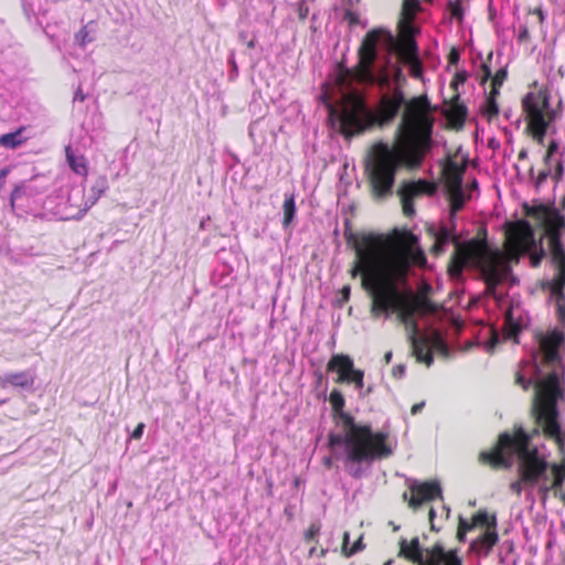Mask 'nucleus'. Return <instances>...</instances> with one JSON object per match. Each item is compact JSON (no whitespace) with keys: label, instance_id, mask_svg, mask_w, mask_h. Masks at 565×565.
<instances>
[{"label":"nucleus","instance_id":"34","mask_svg":"<svg viewBox=\"0 0 565 565\" xmlns=\"http://www.w3.org/2000/svg\"><path fill=\"white\" fill-rule=\"evenodd\" d=\"M553 263L557 266L556 279L565 284V247L550 250Z\"/></svg>","mask_w":565,"mask_h":565},{"label":"nucleus","instance_id":"27","mask_svg":"<svg viewBox=\"0 0 565 565\" xmlns=\"http://www.w3.org/2000/svg\"><path fill=\"white\" fill-rule=\"evenodd\" d=\"M398 556L413 564L419 565L424 556V550L420 546L419 539L413 537L411 541L405 539L401 540Z\"/></svg>","mask_w":565,"mask_h":565},{"label":"nucleus","instance_id":"9","mask_svg":"<svg viewBox=\"0 0 565 565\" xmlns=\"http://www.w3.org/2000/svg\"><path fill=\"white\" fill-rule=\"evenodd\" d=\"M330 447L343 446L344 451V467L349 476L354 479H361L364 473V467H370L376 461L386 459L377 454L371 445H364L361 441H350L348 434H330L328 437Z\"/></svg>","mask_w":565,"mask_h":565},{"label":"nucleus","instance_id":"12","mask_svg":"<svg viewBox=\"0 0 565 565\" xmlns=\"http://www.w3.org/2000/svg\"><path fill=\"white\" fill-rule=\"evenodd\" d=\"M524 213L544 230L548 238L550 250L564 247L562 235L565 231V215H563L553 203L533 206L525 204Z\"/></svg>","mask_w":565,"mask_h":565},{"label":"nucleus","instance_id":"41","mask_svg":"<svg viewBox=\"0 0 565 565\" xmlns=\"http://www.w3.org/2000/svg\"><path fill=\"white\" fill-rule=\"evenodd\" d=\"M296 213V204L294 196H289L284 202V225L287 226L292 221Z\"/></svg>","mask_w":565,"mask_h":565},{"label":"nucleus","instance_id":"6","mask_svg":"<svg viewBox=\"0 0 565 565\" xmlns=\"http://www.w3.org/2000/svg\"><path fill=\"white\" fill-rule=\"evenodd\" d=\"M383 40L387 45L395 43L393 34L385 29H373L369 31L358 50V64L353 68H348L342 63L338 64L335 84L340 88L349 89L353 81L361 84H374L375 75L373 73V65L377 58L376 46Z\"/></svg>","mask_w":565,"mask_h":565},{"label":"nucleus","instance_id":"13","mask_svg":"<svg viewBox=\"0 0 565 565\" xmlns=\"http://www.w3.org/2000/svg\"><path fill=\"white\" fill-rule=\"evenodd\" d=\"M523 430L522 426H514L511 431L500 434L495 445L491 449L483 450L479 454V462L494 470L510 468L511 462L505 455H516L515 443L521 440Z\"/></svg>","mask_w":565,"mask_h":565},{"label":"nucleus","instance_id":"26","mask_svg":"<svg viewBox=\"0 0 565 565\" xmlns=\"http://www.w3.org/2000/svg\"><path fill=\"white\" fill-rule=\"evenodd\" d=\"M409 340L412 343L413 353L417 361L425 363L427 366H430L434 362V358L430 351L428 337H418L417 333H411Z\"/></svg>","mask_w":565,"mask_h":565},{"label":"nucleus","instance_id":"20","mask_svg":"<svg viewBox=\"0 0 565 565\" xmlns=\"http://www.w3.org/2000/svg\"><path fill=\"white\" fill-rule=\"evenodd\" d=\"M387 46L394 50L404 63L412 66V74L414 76L420 74L418 49L414 39H395V43Z\"/></svg>","mask_w":565,"mask_h":565},{"label":"nucleus","instance_id":"59","mask_svg":"<svg viewBox=\"0 0 565 565\" xmlns=\"http://www.w3.org/2000/svg\"><path fill=\"white\" fill-rule=\"evenodd\" d=\"M466 539H467V533L461 531L460 529L457 527V531H456V540L459 542V543H465L466 542Z\"/></svg>","mask_w":565,"mask_h":565},{"label":"nucleus","instance_id":"21","mask_svg":"<svg viewBox=\"0 0 565 565\" xmlns=\"http://www.w3.org/2000/svg\"><path fill=\"white\" fill-rule=\"evenodd\" d=\"M446 104L448 107L443 114L447 119L448 126L455 130H460L468 116L467 106L460 102L459 94H455Z\"/></svg>","mask_w":565,"mask_h":565},{"label":"nucleus","instance_id":"42","mask_svg":"<svg viewBox=\"0 0 565 565\" xmlns=\"http://www.w3.org/2000/svg\"><path fill=\"white\" fill-rule=\"evenodd\" d=\"M529 173L536 189H540L546 182L547 178L552 177L550 169L542 170L536 175H534V169L531 168Z\"/></svg>","mask_w":565,"mask_h":565},{"label":"nucleus","instance_id":"43","mask_svg":"<svg viewBox=\"0 0 565 565\" xmlns=\"http://www.w3.org/2000/svg\"><path fill=\"white\" fill-rule=\"evenodd\" d=\"M448 9L451 14V18L456 19L459 22L462 21L463 9H462L461 0L449 1Z\"/></svg>","mask_w":565,"mask_h":565},{"label":"nucleus","instance_id":"64","mask_svg":"<svg viewBox=\"0 0 565 565\" xmlns=\"http://www.w3.org/2000/svg\"><path fill=\"white\" fill-rule=\"evenodd\" d=\"M558 317L561 320H565V305L564 306H558Z\"/></svg>","mask_w":565,"mask_h":565},{"label":"nucleus","instance_id":"18","mask_svg":"<svg viewBox=\"0 0 565 565\" xmlns=\"http://www.w3.org/2000/svg\"><path fill=\"white\" fill-rule=\"evenodd\" d=\"M419 565H463L457 548L445 550L441 542H435L424 548V556Z\"/></svg>","mask_w":565,"mask_h":565},{"label":"nucleus","instance_id":"63","mask_svg":"<svg viewBox=\"0 0 565 565\" xmlns=\"http://www.w3.org/2000/svg\"><path fill=\"white\" fill-rule=\"evenodd\" d=\"M526 39H529V31L524 28L519 34V40L524 41Z\"/></svg>","mask_w":565,"mask_h":565},{"label":"nucleus","instance_id":"52","mask_svg":"<svg viewBox=\"0 0 565 565\" xmlns=\"http://www.w3.org/2000/svg\"><path fill=\"white\" fill-rule=\"evenodd\" d=\"M319 532V527L316 526V525H310V527L306 531L305 533V540L310 542V541H313L316 535L318 534Z\"/></svg>","mask_w":565,"mask_h":565},{"label":"nucleus","instance_id":"47","mask_svg":"<svg viewBox=\"0 0 565 565\" xmlns=\"http://www.w3.org/2000/svg\"><path fill=\"white\" fill-rule=\"evenodd\" d=\"M403 213L407 217H412L415 214L414 201L401 199Z\"/></svg>","mask_w":565,"mask_h":565},{"label":"nucleus","instance_id":"10","mask_svg":"<svg viewBox=\"0 0 565 565\" xmlns=\"http://www.w3.org/2000/svg\"><path fill=\"white\" fill-rule=\"evenodd\" d=\"M522 109L525 114L526 130L539 145H543L547 128L553 120L552 113L547 111V96L541 92L527 93L522 99Z\"/></svg>","mask_w":565,"mask_h":565},{"label":"nucleus","instance_id":"11","mask_svg":"<svg viewBox=\"0 0 565 565\" xmlns=\"http://www.w3.org/2000/svg\"><path fill=\"white\" fill-rule=\"evenodd\" d=\"M342 423L344 433L350 441H361L364 445H373L372 449L386 459L393 455V447L390 434L383 430H373L371 425L356 423L349 413L342 412L338 415Z\"/></svg>","mask_w":565,"mask_h":565},{"label":"nucleus","instance_id":"35","mask_svg":"<svg viewBox=\"0 0 565 565\" xmlns=\"http://www.w3.org/2000/svg\"><path fill=\"white\" fill-rule=\"evenodd\" d=\"M419 10H420L419 0H404L402 3V11H401L399 19L413 21Z\"/></svg>","mask_w":565,"mask_h":565},{"label":"nucleus","instance_id":"55","mask_svg":"<svg viewBox=\"0 0 565 565\" xmlns=\"http://www.w3.org/2000/svg\"><path fill=\"white\" fill-rule=\"evenodd\" d=\"M9 173H10V168L9 167H6V168L0 170V192L2 191V189L6 185V179H7Z\"/></svg>","mask_w":565,"mask_h":565},{"label":"nucleus","instance_id":"28","mask_svg":"<svg viewBox=\"0 0 565 565\" xmlns=\"http://www.w3.org/2000/svg\"><path fill=\"white\" fill-rule=\"evenodd\" d=\"M33 384L34 376L29 371L11 372L0 377V386L2 388L8 386L30 388Z\"/></svg>","mask_w":565,"mask_h":565},{"label":"nucleus","instance_id":"58","mask_svg":"<svg viewBox=\"0 0 565 565\" xmlns=\"http://www.w3.org/2000/svg\"><path fill=\"white\" fill-rule=\"evenodd\" d=\"M500 88L501 87L491 86V89H490L489 94L487 95V98L488 99L492 98L493 100H497L498 96L500 95Z\"/></svg>","mask_w":565,"mask_h":565},{"label":"nucleus","instance_id":"4","mask_svg":"<svg viewBox=\"0 0 565 565\" xmlns=\"http://www.w3.org/2000/svg\"><path fill=\"white\" fill-rule=\"evenodd\" d=\"M371 278L361 276V286L371 298V316L380 318L391 312H398L402 322L411 333H418V324L414 320L417 309L403 292L399 291L394 279L384 277Z\"/></svg>","mask_w":565,"mask_h":565},{"label":"nucleus","instance_id":"31","mask_svg":"<svg viewBox=\"0 0 565 565\" xmlns=\"http://www.w3.org/2000/svg\"><path fill=\"white\" fill-rule=\"evenodd\" d=\"M481 70H482V76H481V81H480L481 84H484L488 79L491 78V86L501 87L507 78V75H508L505 68H500L492 76L491 68L487 62L482 63Z\"/></svg>","mask_w":565,"mask_h":565},{"label":"nucleus","instance_id":"57","mask_svg":"<svg viewBox=\"0 0 565 565\" xmlns=\"http://www.w3.org/2000/svg\"><path fill=\"white\" fill-rule=\"evenodd\" d=\"M392 374L394 377L401 379L405 374V366L403 364L394 366Z\"/></svg>","mask_w":565,"mask_h":565},{"label":"nucleus","instance_id":"49","mask_svg":"<svg viewBox=\"0 0 565 565\" xmlns=\"http://www.w3.org/2000/svg\"><path fill=\"white\" fill-rule=\"evenodd\" d=\"M515 384L520 385L524 391H527L532 385V381L527 380L521 372H516Z\"/></svg>","mask_w":565,"mask_h":565},{"label":"nucleus","instance_id":"5","mask_svg":"<svg viewBox=\"0 0 565 565\" xmlns=\"http://www.w3.org/2000/svg\"><path fill=\"white\" fill-rule=\"evenodd\" d=\"M535 340L539 344V351L542 355L541 363L551 371L536 381L534 384L533 401L536 402L541 394L550 390L562 391V398H565V365L561 350L565 344V334L554 329L547 332H537Z\"/></svg>","mask_w":565,"mask_h":565},{"label":"nucleus","instance_id":"36","mask_svg":"<svg viewBox=\"0 0 565 565\" xmlns=\"http://www.w3.org/2000/svg\"><path fill=\"white\" fill-rule=\"evenodd\" d=\"M428 339H429L430 351L435 350L436 352L443 354L444 356H448V353H449L448 345L438 331H434L428 337Z\"/></svg>","mask_w":565,"mask_h":565},{"label":"nucleus","instance_id":"50","mask_svg":"<svg viewBox=\"0 0 565 565\" xmlns=\"http://www.w3.org/2000/svg\"><path fill=\"white\" fill-rule=\"evenodd\" d=\"M545 256L544 249L541 247L540 250L534 252L530 255L531 265L537 267Z\"/></svg>","mask_w":565,"mask_h":565},{"label":"nucleus","instance_id":"38","mask_svg":"<svg viewBox=\"0 0 565 565\" xmlns=\"http://www.w3.org/2000/svg\"><path fill=\"white\" fill-rule=\"evenodd\" d=\"M329 402L331 404V407H332V411L334 414L339 415L343 412L345 402H344V397H343L342 393L339 390L333 388L331 391L330 396H329Z\"/></svg>","mask_w":565,"mask_h":565},{"label":"nucleus","instance_id":"22","mask_svg":"<svg viewBox=\"0 0 565 565\" xmlns=\"http://www.w3.org/2000/svg\"><path fill=\"white\" fill-rule=\"evenodd\" d=\"M436 190L437 186L434 182L419 179L417 181L403 182L397 193L401 199L414 201L423 194L433 196L436 193Z\"/></svg>","mask_w":565,"mask_h":565},{"label":"nucleus","instance_id":"25","mask_svg":"<svg viewBox=\"0 0 565 565\" xmlns=\"http://www.w3.org/2000/svg\"><path fill=\"white\" fill-rule=\"evenodd\" d=\"M467 169L466 162L459 163L448 159L443 168V175L447 189L462 186V177Z\"/></svg>","mask_w":565,"mask_h":565},{"label":"nucleus","instance_id":"23","mask_svg":"<svg viewBox=\"0 0 565 565\" xmlns=\"http://www.w3.org/2000/svg\"><path fill=\"white\" fill-rule=\"evenodd\" d=\"M431 292V287L427 282H424L416 294L408 292L404 294L408 297V300L413 303V306L417 309L418 313L427 315V313H436L439 310V306L434 303L429 299V295Z\"/></svg>","mask_w":565,"mask_h":565},{"label":"nucleus","instance_id":"60","mask_svg":"<svg viewBox=\"0 0 565 565\" xmlns=\"http://www.w3.org/2000/svg\"><path fill=\"white\" fill-rule=\"evenodd\" d=\"M425 406V403L424 402H420V403H416L412 406V409H411V413L413 415H416L418 414Z\"/></svg>","mask_w":565,"mask_h":565},{"label":"nucleus","instance_id":"14","mask_svg":"<svg viewBox=\"0 0 565 565\" xmlns=\"http://www.w3.org/2000/svg\"><path fill=\"white\" fill-rule=\"evenodd\" d=\"M327 372L337 374V384H352L356 390L364 386V371L355 369L352 358L348 354H332L327 363Z\"/></svg>","mask_w":565,"mask_h":565},{"label":"nucleus","instance_id":"30","mask_svg":"<svg viewBox=\"0 0 565 565\" xmlns=\"http://www.w3.org/2000/svg\"><path fill=\"white\" fill-rule=\"evenodd\" d=\"M447 192L450 203V216L451 220H454L456 213L463 207L465 202L468 198L465 196L462 186L447 189Z\"/></svg>","mask_w":565,"mask_h":565},{"label":"nucleus","instance_id":"53","mask_svg":"<svg viewBox=\"0 0 565 565\" xmlns=\"http://www.w3.org/2000/svg\"><path fill=\"white\" fill-rule=\"evenodd\" d=\"M143 430H145V424L143 423H139L135 427V429L132 430L131 438L132 439H140L142 437Z\"/></svg>","mask_w":565,"mask_h":565},{"label":"nucleus","instance_id":"37","mask_svg":"<svg viewBox=\"0 0 565 565\" xmlns=\"http://www.w3.org/2000/svg\"><path fill=\"white\" fill-rule=\"evenodd\" d=\"M499 105L497 100L486 98L484 104L480 107V114L491 122L499 115Z\"/></svg>","mask_w":565,"mask_h":565},{"label":"nucleus","instance_id":"56","mask_svg":"<svg viewBox=\"0 0 565 565\" xmlns=\"http://www.w3.org/2000/svg\"><path fill=\"white\" fill-rule=\"evenodd\" d=\"M448 62L451 65H456L459 62V52L456 49H451L449 52Z\"/></svg>","mask_w":565,"mask_h":565},{"label":"nucleus","instance_id":"33","mask_svg":"<svg viewBox=\"0 0 565 565\" xmlns=\"http://www.w3.org/2000/svg\"><path fill=\"white\" fill-rule=\"evenodd\" d=\"M24 127H20L13 132L4 134L0 136V146L9 149H15L24 143L25 139L21 137Z\"/></svg>","mask_w":565,"mask_h":565},{"label":"nucleus","instance_id":"7","mask_svg":"<svg viewBox=\"0 0 565 565\" xmlns=\"http://www.w3.org/2000/svg\"><path fill=\"white\" fill-rule=\"evenodd\" d=\"M536 402H532L531 417L535 424L533 435H542L555 443L558 452L565 457V429L562 427L558 403L564 402L562 391L544 392Z\"/></svg>","mask_w":565,"mask_h":565},{"label":"nucleus","instance_id":"51","mask_svg":"<svg viewBox=\"0 0 565 565\" xmlns=\"http://www.w3.org/2000/svg\"><path fill=\"white\" fill-rule=\"evenodd\" d=\"M525 486V481H522L521 480V476L518 475V480L511 482L510 484V489L515 493V494H521L522 492V489L523 487Z\"/></svg>","mask_w":565,"mask_h":565},{"label":"nucleus","instance_id":"61","mask_svg":"<svg viewBox=\"0 0 565 565\" xmlns=\"http://www.w3.org/2000/svg\"><path fill=\"white\" fill-rule=\"evenodd\" d=\"M467 76L465 73H457L455 76V81L452 82V85H456L457 83H463L466 82Z\"/></svg>","mask_w":565,"mask_h":565},{"label":"nucleus","instance_id":"8","mask_svg":"<svg viewBox=\"0 0 565 565\" xmlns=\"http://www.w3.org/2000/svg\"><path fill=\"white\" fill-rule=\"evenodd\" d=\"M533 433L529 434L523 430L521 440L516 441V457H518V475L521 480L525 481V487L541 486L543 481H547V471L551 469V463L546 457L540 454L539 448L531 444Z\"/></svg>","mask_w":565,"mask_h":565},{"label":"nucleus","instance_id":"46","mask_svg":"<svg viewBox=\"0 0 565 565\" xmlns=\"http://www.w3.org/2000/svg\"><path fill=\"white\" fill-rule=\"evenodd\" d=\"M564 175V162L562 159H558L555 162L554 172L552 173V179L555 183H559Z\"/></svg>","mask_w":565,"mask_h":565},{"label":"nucleus","instance_id":"48","mask_svg":"<svg viewBox=\"0 0 565 565\" xmlns=\"http://www.w3.org/2000/svg\"><path fill=\"white\" fill-rule=\"evenodd\" d=\"M347 540H348V534L345 533V534H344L343 551L345 552V554H347L348 556H351V555L355 554L356 552H359V551L362 548V541H361V539H360V540H358V541L353 544V546H352L349 551H347Z\"/></svg>","mask_w":565,"mask_h":565},{"label":"nucleus","instance_id":"62","mask_svg":"<svg viewBox=\"0 0 565 565\" xmlns=\"http://www.w3.org/2000/svg\"><path fill=\"white\" fill-rule=\"evenodd\" d=\"M77 36L81 38V43L84 45L87 36V30L85 26L79 30Z\"/></svg>","mask_w":565,"mask_h":565},{"label":"nucleus","instance_id":"24","mask_svg":"<svg viewBox=\"0 0 565 565\" xmlns=\"http://www.w3.org/2000/svg\"><path fill=\"white\" fill-rule=\"evenodd\" d=\"M552 481H543L539 487V492L546 495L548 492L554 491V495L563 490V483L565 480V460L562 462L551 463Z\"/></svg>","mask_w":565,"mask_h":565},{"label":"nucleus","instance_id":"3","mask_svg":"<svg viewBox=\"0 0 565 565\" xmlns=\"http://www.w3.org/2000/svg\"><path fill=\"white\" fill-rule=\"evenodd\" d=\"M469 262L479 268L487 285V292L494 296L497 287L503 282L509 271V266L504 262L502 253L492 249L487 238L467 241L465 245L459 247L458 254L454 257L449 267V276L452 279L460 278Z\"/></svg>","mask_w":565,"mask_h":565},{"label":"nucleus","instance_id":"17","mask_svg":"<svg viewBox=\"0 0 565 565\" xmlns=\"http://www.w3.org/2000/svg\"><path fill=\"white\" fill-rule=\"evenodd\" d=\"M455 227L456 223L455 220H451V226L447 227L446 225H441L438 230H435L434 227H429L428 232L431 236L435 238V243L430 248V253L434 256H439L445 252V246L448 243H454L455 245V252L452 253L448 268L452 264L454 257L458 254L459 247L465 245L467 242L460 243L458 236L455 234Z\"/></svg>","mask_w":565,"mask_h":565},{"label":"nucleus","instance_id":"16","mask_svg":"<svg viewBox=\"0 0 565 565\" xmlns=\"http://www.w3.org/2000/svg\"><path fill=\"white\" fill-rule=\"evenodd\" d=\"M408 489L409 491L404 492L402 498L403 501L407 502L408 508L414 511L425 503L443 499V489L437 480L414 481Z\"/></svg>","mask_w":565,"mask_h":565},{"label":"nucleus","instance_id":"45","mask_svg":"<svg viewBox=\"0 0 565 565\" xmlns=\"http://www.w3.org/2000/svg\"><path fill=\"white\" fill-rule=\"evenodd\" d=\"M557 150H558V142L556 140H551L547 146L544 159H543L544 163L546 166H548L551 163V160H552L553 156L557 152Z\"/></svg>","mask_w":565,"mask_h":565},{"label":"nucleus","instance_id":"19","mask_svg":"<svg viewBox=\"0 0 565 565\" xmlns=\"http://www.w3.org/2000/svg\"><path fill=\"white\" fill-rule=\"evenodd\" d=\"M497 526V515L495 513H492L490 522L484 526L486 531L470 543V552L476 553L477 555L489 556L493 547L499 542Z\"/></svg>","mask_w":565,"mask_h":565},{"label":"nucleus","instance_id":"39","mask_svg":"<svg viewBox=\"0 0 565 565\" xmlns=\"http://www.w3.org/2000/svg\"><path fill=\"white\" fill-rule=\"evenodd\" d=\"M507 338L513 339L515 343H519L518 337L522 330L521 324L512 319L509 312L505 317Z\"/></svg>","mask_w":565,"mask_h":565},{"label":"nucleus","instance_id":"32","mask_svg":"<svg viewBox=\"0 0 565 565\" xmlns=\"http://www.w3.org/2000/svg\"><path fill=\"white\" fill-rule=\"evenodd\" d=\"M65 154L68 166L75 173L79 175H87L88 167L84 156L76 157L71 147H66Z\"/></svg>","mask_w":565,"mask_h":565},{"label":"nucleus","instance_id":"29","mask_svg":"<svg viewBox=\"0 0 565 565\" xmlns=\"http://www.w3.org/2000/svg\"><path fill=\"white\" fill-rule=\"evenodd\" d=\"M491 514L488 513L487 510L480 509L478 510L470 519V521L466 520L463 516L459 515L457 527L467 534L473 531L476 527H483L490 522Z\"/></svg>","mask_w":565,"mask_h":565},{"label":"nucleus","instance_id":"40","mask_svg":"<svg viewBox=\"0 0 565 565\" xmlns=\"http://www.w3.org/2000/svg\"><path fill=\"white\" fill-rule=\"evenodd\" d=\"M412 20H398V39H414L415 29Z\"/></svg>","mask_w":565,"mask_h":565},{"label":"nucleus","instance_id":"1","mask_svg":"<svg viewBox=\"0 0 565 565\" xmlns=\"http://www.w3.org/2000/svg\"><path fill=\"white\" fill-rule=\"evenodd\" d=\"M403 107L393 143L375 142L365 159L364 173L374 200H384L393 194L396 174L401 168L415 170L422 167L434 143L433 108L426 95L406 100L401 87L384 93L374 110L367 107L364 96L356 90L348 92L342 97L339 132L345 139L374 127L391 125Z\"/></svg>","mask_w":565,"mask_h":565},{"label":"nucleus","instance_id":"15","mask_svg":"<svg viewBox=\"0 0 565 565\" xmlns=\"http://www.w3.org/2000/svg\"><path fill=\"white\" fill-rule=\"evenodd\" d=\"M534 244V233L531 224L525 220L509 223L507 231V250L512 258L529 252Z\"/></svg>","mask_w":565,"mask_h":565},{"label":"nucleus","instance_id":"2","mask_svg":"<svg viewBox=\"0 0 565 565\" xmlns=\"http://www.w3.org/2000/svg\"><path fill=\"white\" fill-rule=\"evenodd\" d=\"M344 237L356 255L350 270L352 277H384L397 282L407 276L412 264L422 265L426 262L424 253L413 248L416 237L408 232L388 237L364 234L359 238L353 232L345 231Z\"/></svg>","mask_w":565,"mask_h":565},{"label":"nucleus","instance_id":"44","mask_svg":"<svg viewBox=\"0 0 565 565\" xmlns=\"http://www.w3.org/2000/svg\"><path fill=\"white\" fill-rule=\"evenodd\" d=\"M564 286L565 284L556 278H554L550 282V290L553 296H555L557 299H564L565 292H564Z\"/></svg>","mask_w":565,"mask_h":565},{"label":"nucleus","instance_id":"54","mask_svg":"<svg viewBox=\"0 0 565 565\" xmlns=\"http://www.w3.org/2000/svg\"><path fill=\"white\" fill-rule=\"evenodd\" d=\"M435 516H436V512L433 508L429 509V512H428V519H429V523H430V530L433 532H436L438 533L440 531V527H437L435 525Z\"/></svg>","mask_w":565,"mask_h":565}]
</instances>
